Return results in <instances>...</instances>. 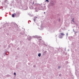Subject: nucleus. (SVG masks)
Wrapping results in <instances>:
<instances>
[{"mask_svg":"<svg viewBox=\"0 0 79 79\" xmlns=\"http://www.w3.org/2000/svg\"><path fill=\"white\" fill-rule=\"evenodd\" d=\"M60 35H64V34L63 33H60Z\"/></svg>","mask_w":79,"mask_h":79,"instance_id":"1","label":"nucleus"},{"mask_svg":"<svg viewBox=\"0 0 79 79\" xmlns=\"http://www.w3.org/2000/svg\"><path fill=\"white\" fill-rule=\"evenodd\" d=\"M41 55V54H40V53H39V54H38V56H39V57H40V56Z\"/></svg>","mask_w":79,"mask_h":79,"instance_id":"2","label":"nucleus"},{"mask_svg":"<svg viewBox=\"0 0 79 79\" xmlns=\"http://www.w3.org/2000/svg\"><path fill=\"white\" fill-rule=\"evenodd\" d=\"M74 18H73V19H72V21H73V23H74Z\"/></svg>","mask_w":79,"mask_h":79,"instance_id":"3","label":"nucleus"},{"mask_svg":"<svg viewBox=\"0 0 79 79\" xmlns=\"http://www.w3.org/2000/svg\"><path fill=\"white\" fill-rule=\"evenodd\" d=\"M15 16V15H14V14H12V17H14V16Z\"/></svg>","mask_w":79,"mask_h":79,"instance_id":"4","label":"nucleus"},{"mask_svg":"<svg viewBox=\"0 0 79 79\" xmlns=\"http://www.w3.org/2000/svg\"><path fill=\"white\" fill-rule=\"evenodd\" d=\"M46 2H47L48 3L49 2V1H48V0H46Z\"/></svg>","mask_w":79,"mask_h":79,"instance_id":"5","label":"nucleus"},{"mask_svg":"<svg viewBox=\"0 0 79 79\" xmlns=\"http://www.w3.org/2000/svg\"><path fill=\"white\" fill-rule=\"evenodd\" d=\"M14 75H15V76H16V73H14Z\"/></svg>","mask_w":79,"mask_h":79,"instance_id":"6","label":"nucleus"},{"mask_svg":"<svg viewBox=\"0 0 79 79\" xmlns=\"http://www.w3.org/2000/svg\"><path fill=\"white\" fill-rule=\"evenodd\" d=\"M60 68H61L60 66H59V67H58L59 69H60Z\"/></svg>","mask_w":79,"mask_h":79,"instance_id":"7","label":"nucleus"},{"mask_svg":"<svg viewBox=\"0 0 79 79\" xmlns=\"http://www.w3.org/2000/svg\"><path fill=\"white\" fill-rule=\"evenodd\" d=\"M59 76H61V74H59Z\"/></svg>","mask_w":79,"mask_h":79,"instance_id":"8","label":"nucleus"},{"mask_svg":"<svg viewBox=\"0 0 79 79\" xmlns=\"http://www.w3.org/2000/svg\"><path fill=\"white\" fill-rule=\"evenodd\" d=\"M14 15H16V14H14Z\"/></svg>","mask_w":79,"mask_h":79,"instance_id":"9","label":"nucleus"}]
</instances>
